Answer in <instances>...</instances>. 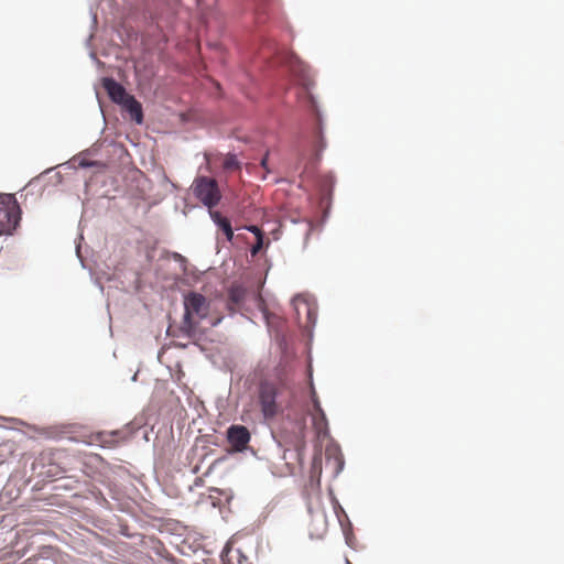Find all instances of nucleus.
<instances>
[{
  "label": "nucleus",
  "mask_w": 564,
  "mask_h": 564,
  "mask_svg": "<svg viewBox=\"0 0 564 564\" xmlns=\"http://www.w3.org/2000/svg\"><path fill=\"white\" fill-rule=\"evenodd\" d=\"M102 87L107 91L109 98L121 105L137 122L141 123L143 120V112L141 104L135 98L129 95L124 87L117 83L113 78L106 77L102 79Z\"/></svg>",
  "instance_id": "f257e3e1"
},
{
  "label": "nucleus",
  "mask_w": 564,
  "mask_h": 564,
  "mask_svg": "<svg viewBox=\"0 0 564 564\" xmlns=\"http://www.w3.org/2000/svg\"><path fill=\"white\" fill-rule=\"evenodd\" d=\"M21 220V208L12 194H0V236L12 235Z\"/></svg>",
  "instance_id": "f03ea898"
},
{
  "label": "nucleus",
  "mask_w": 564,
  "mask_h": 564,
  "mask_svg": "<svg viewBox=\"0 0 564 564\" xmlns=\"http://www.w3.org/2000/svg\"><path fill=\"white\" fill-rule=\"evenodd\" d=\"M282 389V383L261 382L259 387V404L265 419H273L282 411L281 402L279 401Z\"/></svg>",
  "instance_id": "7ed1b4c3"
},
{
  "label": "nucleus",
  "mask_w": 564,
  "mask_h": 564,
  "mask_svg": "<svg viewBox=\"0 0 564 564\" xmlns=\"http://www.w3.org/2000/svg\"><path fill=\"white\" fill-rule=\"evenodd\" d=\"M194 195L210 210L218 205L221 193L216 180L207 176H198L193 183Z\"/></svg>",
  "instance_id": "20e7f679"
},
{
  "label": "nucleus",
  "mask_w": 564,
  "mask_h": 564,
  "mask_svg": "<svg viewBox=\"0 0 564 564\" xmlns=\"http://www.w3.org/2000/svg\"><path fill=\"white\" fill-rule=\"evenodd\" d=\"M185 315L184 325L188 332L193 330L195 323L193 317L196 316L198 319H203L208 314V303L204 295L192 292L185 296L184 300Z\"/></svg>",
  "instance_id": "39448f33"
},
{
  "label": "nucleus",
  "mask_w": 564,
  "mask_h": 564,
  "mask_svg": "<svg viewBox=\"0 0 564 564\" xmlns=\"http://www.w3.org/2000/svg\"><path fill=\"white\" fill-rule=\"evenodd\" d=\"M227 438L235 451L241 452L250 442V433L243 425H231L227 431Z\"/></svg>",
  "instance_id": "423d86ee"
},
{
  "label": "nucleus",
  "mask_w": 564,
  "mask_h": 564,
  "mask_svg": "<svg viewBox=\"0 0 564 564\" xmlns=\"http://www.w3.org/2000/svg\"><path fill=\"white\" fill-rule=\"evenodd\" d=\"M209 213L213 221L224 231L227 240L231 241L234 238V231L229 219L224 217L219 212L210 210Z\"/></svg>",
  "instance_id": "0eeeda50"
},
{
  "label": "nucleus",
  "mask_w": 564,
  "mask_h": 564,
  "mask_svg": "<svg viewBox=\"0 0 564 564\" xmlns=\"http://www.w3.org/2000/svg\"><path fill=\"white\" fill-rule=\"evenodd\" d=\"M291 72L293 73L294 76L297 77L300 84L303 87L308 88V86L312 84L308 72L302 64H292Z\"/></svg>",
  "instance_id": "6e6552de"
},
{
  "label": "nucleus",
  "mask_w": 564,
  "mask_h": 564,
  "mask_svg": "<svg viewBox=\"0 0 564 564\" xmlns=\"http://www.w3.org/2000/svg\"><path fill=\"white\" fill-rule=\"evenodd\" d=\"M293 306H294V310L296 312L299 322H301V316H300L301 315V310L305 311L306 323L311 322V318H312V315H313V311H312L310 304L304 299H302L300 296L294 297Z\"/></svg>",
  "instance_id": "1a4fd4ad"
},
{
  "label": "nucleus",
  "mask_w": 564,
  "mask_h": 564,
  "mask_svg": "<svg viewBox=\"0 0 564 564\" xmlns=\"http://www.w3.org/2000/svg\"><path fill=\"white\" fill-rule=\"evenodd\" d=\"M96 440L102 445V446H116L119 443V432H100L96 435Z\"/></svg>",
  "instance_id": "9d476101"
},
{
  "label": "nucleus",
  "mask_w": 564,
  "mask_h": 564,
  "mask_svg": "<svg viewBox=\"0 0 564 564\" xmlns=\"http://www.w3.org/2000/svg\"><path fill=\"white\" fill-rule=\"evenodd\" d=\"M313 416V424L315 430L318 434H322L326 431L327 427V420L324 411L322 412H315L312 414Z\"/></svg>",
  "instance_id": "9b49d317"
},
{
  "label": "nucleus",
  "mask_w": 564,
  "mask_h": 564,
  "mask_svg": "<svg viewBox=\"0 0 564 564\" xmlns=\"http://www.w3.org/2000/svg\"><path fill=\"white\" fill-rule=\"evenodd\" d=\"M246 290L242 286L234 285L229 290V300L235 304H240L245 299Z\"/></svg>",
  "instance_id": "f8f14e48"
},
{
  "label": "nucleus",
  "mask_w": 564,
  "mask_h": 564,
  "mask_svg": "<svg viewBox=\"0 0 564 564\" xmlns=\"http://www.w3.org/2000/svg\"><path fill=\"white\" fill-rule=\"evenodd\" d=\"M223 166L224 170L229 172L237 171L240 170V162L235 154H228L224 160Z\"/></svg>",
  "instance_id": "ddd939ff"
},
{
  "label": "nucleus",
  "mask_w": 564,
  "mask_h": 564,
  "mask_svg": "<svg viewBox=\"0 0 564 564\" xmlns=\"http://www.w3.org/2000/svg\"><path fill=\"white\" fill-rule=\"evenodd\" d=\"M304 448H305V441H304V427H303V429H301V436L295 444L296 460L299 462L300 465H302Z\"/></svg>",
  "instance_id": "4468645a"
},
{
  "label": "nucleus",
  "mask_w": 564,
  "mask_h": 564,
  "mask_svg": "<svg viewBox=\"0 0 564 564\" xmlns=\"http://www.w3.org/2000/svg\"><path fill=\"white\" fill-rule=\"evenodd\" d=\"M311 390H312L311 398H312L313 409H314L315 412H322L323 409L321 406L319 400L317 398V394H316L313 386H311Z\"/></svg>",
  "instance_id": "2eb2a0df"
},
{
  "label": "nucleus",
  "mask_w": 564,
  "mask_h": 564,
  "mask_svg": "<svg viewBox=\"0 0 564 564\" xmlns=\"http://www.w3.org/2000/svg\"><path fill=\"white\" fill-rule=\"evenodd\" d=\"M263 247V237H258L257 238V242L252 246L251 248V256H257L258 252L262 249Z\"/></svg>",
  "instance_id": "dca6fc26"
},
{
  "label": "nucleus",
  "mask_w": 564,
  "mask_h": 564,
  "mask_svg": "<svg viewBox=\"0 0 564 564\" xmlns=\"http://www.w3.org/2000/svg\"><path fill=\"white\" fill-rule=\"evenodd\" d=\"M326 148V143L324 141V138L319 135L318 143H317V151H316V159H321V152Z\"/></svg>",
  "instance_id": "f3484780"
},
{
  "label": "nucleus",
  "mask_w": 564,
  "mask_h": 564,
  "mask_svg": "<svg viewBox=\"0 0 564 564\" xmlns=\"http://www.w3.org/2000/svg\"><path fill=\"white\" fill-rule=\"evenodd\" d=\"M247 229H248L250 232L254 234L256 239H257L258 237H263V232H262V231H261V229H260L259 227H257V226H253V225H252V226H248V227H247Z\"/></svg>",
  "instance_id": "a211bd4d"
},
{
  "label": "nucleus",
  "mask_w": 564,
  "mask_h": 564,
  "mask_svg": "<svg viewBox=\"0 0 564 564\" xmlns=\"http://www.w3.org/2000/svg\"><path fill=\"white\" fill-rule=\"evenodd\" d=\"M285 465H286V467H288V471H289L290 474H293V473H294V469H295L294 465H293V464H290L289 462H285Z\"/></svg>",
  "instance_id": "6ab92c4d"
},
{
  "label": "nucleus",
  "mask_w": 564,
  "mask_h": 564,
  "mask_svg": "<svg viewBox=\"0 0 564 564\" xmlns=\"http://www.w3.org/2000/svg\"><path fill=\"white\" fill-rule=\"evenodd\" d=\"M267 163H268V154L261 160V166L267 169Z\"/></svg>",
  "instance_id": "aec40b11"
},
{
  "label": "nucleus",
  "mask_w": 564,
  "mask_h": 564,
  "mask_svg": "<svg viewBox=\"0 0 564 564\" xmlns=\"http://www.w3.org/2000/svg\"><path fill=\"white\" fill-rule=\"evenodd\" d=\"M283 459L286 460V451L283 454Z\"/></svg>",
  "instance_id": "412c9836"
}]
</instances>
